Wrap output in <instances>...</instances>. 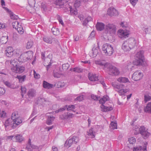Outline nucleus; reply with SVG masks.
I'll return each instance as SVG.
<instances>
[{"label": "nucleus", "mask_w": 151, "mask_h": 151, "mask_svg": "<svg viewBox=\"0 0 151 151\" xmlns=\"http://www.w3.org/2000/svg\"><path fill=\"white\" fill-rule=\"evenodd\" d=\"M130 4L133 7L135 6L138 1V0H129Z\"/></svg>", "instance_id": "nucleus-56"}, {"label": "nucleus", "mask_w": 151, "mask_h": 151, "mask_svg": "<svg viewBox=\"0 0 151 151\" xmlns=\"http://www.w3.org/2000/svg\"><path fill=\"white\" fill-rule=\"evenodd\" d=\"M101 110L103 111L106 112L107 111V106H104L103 104H102L101 106Z\"/></svg>", "instance_id": "nucleus-62"}, {"label": "nucleus", "mask_w": 151, "mask_h": 151, "mask_svg": "<svg viewBox=\"0 0 151 151\" xmlns=\"http://www.w3.org/2000/svg\"><path fill=\"white\" fill-rule=\"evenodd\" d=\"M92 20V18L90 16H88V17L84 20L83 24L86 26L89 22L91 21Z\"/></svg>", "instance_id": "nucleus-40"}, {"label": "nucleus", "mask_w": 151, "mask_h": 151, "mask_svg": "<svg viewBox=\"0 0 151 151\" xmlns=\"http://www.w3.org/2000/svg\"><path fill=\"white\" fill-rule=\"evenodd\" d=\"M82 2L81 0H76L75 1V3L74 4V6L76 8L74 9H73V11L76 9V8L79 7L81 5V2ZM77 12V10H76Z\"/></svg>", "instance_id": "nucleus-37"}, {"label": "nucleus", "mask_w": 151, "mask_h": 151, "mask_svg": "<svg viewBox=\"0 0 151 151\" xmlns=\"http://www.w3.org/2000/svg\"><path fill=\"white\" fill-rule=\"evenodd\" d=\"M51 30L52 33L55 35H58L59 34V31L57 28H53Z\"/></svg>", "instance_id": "nucleus-46"}, {"label": "nucleus", "mask_w": 151, "mask_h": 151, "mask_svg": "<svg viewBox=\"0 0 151 151\" xmlns=\"http://www.w3.org/2000/svg\"><path fill=\"white\" fill-rule=\"evenodd\" d=\"M95 63L101 66H104V68H107L109 63H106L105 60H96Z\"/></svg>", "instance_id": "nucleus-18"}, {"label": "nucleus", "mask_w": 151, "mask_h": 151, "mask_svg": "<svg viewBox=\"0 0 151 151\" xmlns=\"http://www.w3.org/2000/svg\"><path fill=\"white\" fill-rule=\"evenodd\" d=\"M151 99V97L148 95H145L144 96V101L145 103L149 101Z\"/></svg>", "instance_id": "nucleus-51"}, {"label": "nucleus", "mask_w": 151, "mask_h": 151, "mask_svg": "<svg viewBox=\"0 0 151 151\" xmlns=\"http://www.w3.org/2000/svg\"><path fill=\"white\" fill-rule=\"evenodd\" d=\"M63 116L64 119H66L72 117L73 116V114L70 113H67L65 114Z\"/></svg>", "instance_id": "nucleus-44"}, {"label": "nucleus", "mask_w": 151, "mask_h": 151, "mask_svg": "<svg viewBox=\"0 0 151 151\" xmlns=\"http://www.w3.org/2000/svg\"><path fill=\"white\" fill-rule=\"evenodd\" d=\"M10 64L13 65V67L17 66L18 61L17 59L12 60L10 61Z\"/></svg>", "instance_id": "nucleus-39"}, {"label": "nucleus", "mask_w": 151, "mask_h": 151, "mask_svg": "<svg viewBox=\"0 0 151 151\" xmlns=\"http://www.w3.org/2000/svg\"><path fill=\"white\" fill-rule=\"evenodd\" d=\"M117 81L120 83H125L128 81L127 78L124 77H119L117 79Z\"/></svg>", "instance_id": "nucleus-33"}, {"label": "nucleus", "mask_w": 151, "mask_h": 151, "mask_svg": "<svg viewBox=\"0 0 151 151\" xmlns=\"http://www.w3.org/2000/svg\"><path fill=\"white\" fill-rule=\"evenodd\" d=\"M107 14L110 16H117L119 15L118 11L114 7H110L108 9Z\"/></svg>", "instance_id": "nucleus-14"}, {"label": "nucleus", "mask_w": 151, "mask_h": 151, "mask_svg": "<svg viewBox=\"0 0 151 151\" xmlns=\"http://www.w3.org/2000/svg\"><path fill=\"white\" fill-rule=\"evenodd\" d=\"M4 84L7 86L11 88H16V86H15L13 84H11L8 81H6L4 82Z\"/></svg>", "instance_id": "nucleus-41"}, {"label": "nucleus", "mask_w": 151, "mask_h": 151, "mask_svg": "<svg viewBox=\"0 0 151 151\" xmlns=\"http://www.w3.org/2000/svg\"><path fill=\"white\" fill-rule=\"evenodd\" d=\"M143 76L142 73L139 70L135 72L133 74L132 78L134 81H138L141 79Z\"/></svg>", "instance_id": "nucleus-10"}, {"label": "nucleus", "mask_w": 151, "mask_h": 151, "mask_svg": "<svg viewBox=\"0 0 151 151\" xmlns=\"http://www.w3.org/2000/svg\"><path fill=\"white\" fill-rule=\"evenodd\" d=\"M69 1V0H56L55 3L56 5L59 6L61 7H62V6H63L64 8H66L67 10H68V8H69L71 15L76 14L78 12H77L76 9H75L73 12L71 6H70L68 3Z\"/></svg>", "instance_id": "nucleus-1"}, {"label": "nucleus", "mask_w": 151, "mask_h": 151, "mask_svg": "<svg viewBox=\"0 0 151 151\" xmlns=\"http://www.w3.org/2000/svg\"><path fill=\"white\" fill-rule=\"evenodd\" d=\"M143 53L144 51H140L137 52L135 55V58L143 59L144 57Z\"/></svg>", "instance_id": "nucleus-31"}, {"label": "nucleus", "mask_w": 151, "mask_h": 151, "mask_svg": "<svg viewBox=\"0 0 151 151\" xmlns=\"http://www.w3.org/2000/svg\"><path fill=\"white\" fill-rule=\"evenodd\" d=\"M8 38L7 36L2 37L0 40L1 42L3 44L6 43L8 41Z\"/></svg>", "instance_id": "nucleus-36"}, {"label": "nucleus", "mask_w": 151, "mask_h": 151, "mask_svg": "<svg viewBox=\"0 0 151 151\" xmlns=\"http://www.w3.org/2000/svg\"><path fill=\"white\" fill-rule=\"evenodd\" d=\"M29 5L26 7L27 9L29 12L34 9V5L35 3V0H28Z\"/></svg>", "instance_id": "nucleus-16"}, {"label": "nucleus", "mask_w": 151, "mask_h": 151, "mask_svg": "<svg viewBox=\"0 0 151 151\" xmlns=\"http://www.w3.org/2000/svg\"><path fill=\"white\" fill-rule=\"evenodd\" d=\"M33 45V42L32 41H29L27 43L26 47L27 49L31 48Z\"/></svg>", "instance_id": "nucleus-48"}, {"label": "nucleus", "mask_w": 151, "mask_h": 151, "mask_svg": "<svg viewBox=\"0 0 151 151\" xmlns=\"http://www.w3.org/2000/svg\"><path fill=\"white\" fill-rule=\"evenodd\" d=\"M21 95L23 97L24 94H25L26 92V89L24 87L22 86L21 87Z\"/></svg>", "instance_id": "nucleus-50"}, {"label": "nucleus", "mask_w": 151, "mask_h": 151, "mask_svg": "<svg viewBox=\"0 0 151 151\" xmlns=\"http://www.w3.org/2000/svg\"><path fill=\"white\" fill-rule=\"evenodd\" d=\"M3 8L5 9L7 12H9L10 16L11 19H18V16L15 15L11 11H10L8 9L6 8L5 7H3Z\"/></svg>", "instance_id": "nucleus-28"}, {"label": "nucleus", "mask_w": 151, "mask_h": 151, "mask_svg": "<svg viewBox=\"0 0 151 151\" xmlns=\"http://www.w3.org/2000/svg\"><path fill=\"white\" fill-rule=\"evenodd\" d=\"M97 131H96L93 130V128H91L87 132V134L89 136V137L93 138L95 137V133Z\"/></svg>", "instance_id": "nucleus-21"}, {"label": "nucleus", "mask_w": 151, "mask_h": 151, "mask_svg": "<svg viewBox=\"0 0 151 151\" xmlns=\"http://www.w3.org/2000/svg\"><path fill=\"white\" fill-rule=\"evenodd\" d=\"M88 78L90 80L93 81H97L99 80L98 76L95 74H89Z\"/></svg>", "instance_id": "nucleus-25"}, {"label": "nucleus", "mask_w": 151, "mask_h": 151, "mask_svg": "<svg viewBox=\"0 0 151 151\" xmlns=\"http://www.w3.org/2000/svg\"><path fill=\"white\" fill-rule=\"evenodd\" d=\"M83 99V95H80L78 97L76 98L75 99V101H80Z\"/></svg>", "instance_id": "nucleus-57"}, {"label": "nucleus", "mask_w": 151, "mask_h": 151, "mask_svg": "<svg viewBox=\"0 0 151 151\" xmlns=\"http://www.w3.org/2000/svg\"><path fill=\"white\" fill-rule=\"evenodd\" d=\"M67 108V105H66L64 107V108H60L58 110H57L56 111H55V112L56 113H58L59 112H60V111H63L64 110H65Z\"/></svg>", "instance_id": "nucleus-60"}, {"label": "nucleus", "mask_w": 151, "mask_h": 151, "mask_svg": "<svg viewBox=\"0 0 151 151\" xmlns=\"http://www.w3.org/2000/svg\"><path fill=\"white\" fill-rule=\"evenodd\" d=\"M133 129L135 131L134 134L135 135L140 134L143 138L145 139L149 136V133L145 129L144 126L139 127L137 125L133 126Z\"/></svg>", "instance_id": "nucleus-2"}, {"label": "nucleus", "mask_w": 151, "mask_h": 151, "mask_svg": "<svg viewBox=\"0 0 151 151\" xmlns=\"http://www.w3.org/2000/svg\"><path fill=\"white\" fill-rule=\"evenodd\" d=\"M57 17L60 23L62 25H63L64 24V23L61 17L59 15H58L57 16Z\"/></svg>", "instance_id": "nucleus-61"}, {"label": "nucleus", "mask_w": 151, "mask_h": 151, "mask_svg": "<svg viewBox=\"0 0 151 151\" xmlns=\"http://www.w3.org/2000/svg\"><path fill=\"white\" fill-rule=\"evenodd\" d=\"M122 48L124 51L126 52L129 51L131 49L126 40L123 43Z\"/></svg>", "instance_id": "nucleus-19"}, {"label": "nucleus", "mask_w": 151, "mask_h": 151, "mask_svg": "<svg viewBox=\"0 0 151 151\" xmlns=\"http://www.w3.org/2000/svg\"><path fill=\"white\" fill-rule=\"evenodd\" d=\"M36 92L33 89H30L28 92V95L29 98L35 96Z\"/></svg>", "instance_id": "nucleus-32"}, {"label": "nucleus", "mask_w": 151, "mask_h": 151, "mask_svg": "<svg viewBox=\"0 0 151 151\" xmlns=\"http://www.w3.org/2000/svg\"><path fill=\"white\" fill-rule=\"evenodd\" d=\"M12 71L16 73H20L23 72L25 70V68L22 66H17L13 67L11 68Z\"/></svg>", "instance_id": "nucleus-11"}, {"label": "nucleus", "mask_w": 151, "mask_h": 151, "mask_svg": "<svg viewBox=\"0 0 151 151\" xmlns=\"http://www.w3.org/2000/svg\"><path fill=\"white\" fill-rule=\"evenodd\" d=\"M69 67V65L68 63L63 64L62 65V69L63 70L68 69Z\"/></svg>", "instance_id": "nucleus-58"}, {"label": "nucleus", "mask_w": 151, "mask_h": 151, "mask_svg": "<svg viewBox=\"0 0 151 151\" xmlns=\"http://www.w3.org/2000/svg\"><path fill=\"white\" fill-rule=\"evenodd\" d=\"M109 97L107 96H104L99 100V102L100 104H103L105 102L108 100Z\"/></svg>", "instance_id": "nucleus-34"}, {"label": "nucleus", "mask_w": 151, "mask_h": 151, "mask_svg": "<svg viewBox=\"0 0 151 151\" xmlns=\"http://www.w3.org/2000/svg\"><path fill=\"white\" fill-rule=\"evenodd\" d=\"M117 126L116 123L114 122H111L110 126V128L111 129H117Z\"/></svg>", "instance_id": "nucleus-43"}, {"label": "nucleus", "mask_w": 151, "mask_h": 151, "mask_svg": "<svg viewBox=\"0 0 151 151\" xmlns=\"http://www.w3.org/2000/svg\"><path fill=\"white\" fill-rule=\"evenodd\" d=\"M19 23L17 21L13 22L12 23V26L14 28H15L16 29H17V25H19Z\"/></svg>", "instance_id": "nucleus-59"}, {"label": "nucleus", "mask_w": 151, "mask_h": 151, "mask_svg": "<svg viewBox=\"0 0 151 151\" xmlns=\"http://www.w3.org/2000/svg\"><path fill=\"white\" fill-rule=\"evenodd\" d=\"M12 119V118H9L6 119L4 125L5 127L6 128L7 127L9 126L10 125L12 127L13 124Z\"/></svg>", "instance_id": "nucleus-26"}, {"label": "nucleus", "mask_w": 151, "mask_h": 151, "mask_svg": "<svg viewBox=\"0 0 151 151\" xmlns=\"http://www.w3.org/2000/svg\"><path fill=\"white\" fill-rule=\"evenodd\" d=\"M135 67V66L133 65V64L131 63L127 65L126 67L127 69L128 70H132Z\"/></svg>", "instance_id": "nucleus-49"}, {"label": "nucleus", "mask_w": 151, "mask_h": 151, "mask_svg": "<svg viewBox=\"0 0 151 151\" xmlns=\"http://www.w3.org/2000/svg\"><path fill=\"white\" fill-rule=\"evenodd\" d=\"M34 76L35 78L37 79L40 78V75L37 73L35 70H34Z\"/></svg>", "instance_id": "nucleus-64"}, {"label": "nucleus", "mask_w": 151, "mask_h": 151, "mask_svg": "<svg viewBox=\"0 0 151 151\" xmlns=\"http://www.w3.org/2000/svg\"><path fill=\"white\" fill-rule=\"evenodd\" d=\"M126 41L131 49L137 46V43L134 38H130Z\"/></svg>", "instance_id": "nucleus-12"}, {"label": "nucleus", "mask_w": 151, "mask_h": 151, "mask_svg": "<svg viewBox=\"0 0 151 151\" xmlns=\"http://www.w3.org/2000/svg\"><path fill=\"white\" fill-rule=\"evenodd\" d=\"M147 145V143L146 142L144 143V145L143 147L138 145L134 147L133 148V151H137L138 150H143L145 151L146 150V145Z\"/></svg>", "instance_id": "nucleus-17"}, {"label": "nucleus", "mask_w": 151, "mask_h": 151, "mask_svg": "<svg viewBox=\"0 0 151 151\" xmlns=\"http://www.w3.org/2000/svg\"><path fill=\"white\" fill-rule=\"evenodd\" d=\"M144 111L147 113H151V102H149L144 109Z\"/></svg>", "instance_id": "nucleus-29"}, {"label": "nucleus", "mask_w": 151, "mask_h": 151, "mask_svg": "<svg viewBox=\"0 0 151 151\" xmlns=\"http://www.w3.org/2000/svg\"><path fill=\"white\" fill-rule=\"evenodd\" d=\"M19 80V82H22L24 81V79L26 78V76L25 75L22 76H17V77Z\"/></svg>", "instance_id": "nucleus-45"}, {"label": "nucleus", "mask_w": 151, "mask_h": 151, "mask_svg": "<svg viewBox=\"0 0 151 151\" xmlns=\"http://www.w3.org/2000/svg\"><path fill=\"white\" fill-rule=\"evenodd\" d=\"M13 139V141L20 142L23 140L24 138L22 136L18 135L14 136Z\"/></svg>", "instance_id": "nucleus-24"}, {"label": "nucleus", "mask_w": 151, "mask_h": 151, "mask_svg": "<svg viewBox=\"0 0 151 151\" xmlns=\"http://www.w3.org/2000/svg\"><path fill=\"white\" fill-rule=\"evenodd\" d=\"M16 29L17 30L18 33L20 34H22L24 33V30L22 27L20 28H17Z\"/></svg>", "instance_id": "nucleus-55"}, {"label": "nucleus", "mask_w": 151, "mask_h": 151, "mask_svg": "<svg viewBox=\"0 0 151 151\" xmlns=\"http://www.w3.org/2000/svg\"><path fill=\"white\" fill-rule=\"evenodd\" d=\"M43 87L44 88H45L50 89L53 87V85L49 83L46 81H44Z\"/></svg>", "instance_id": "nucleus-30"}, {"label": "nucleus", "mask_w": 151, "mask_h": 151, "mask_svg": "<svg viewBox=\"0 0 151 151\" xmlns=\"http://www.w3.org/2000/svg\"><path fill=\"white\" fill-rule=\"evenodd\" d=\"M39 148L38 146L31 145V139H29L28 143L27 144V146L25 147V148L26 150L31 151L33 150H37Z\"/></svg>", "instance_id": "nucleus-13"}, {"label": "nucleus", "mask_w": 151, "mask_h": 151, "mask_svg": "<svg viewBox=\"0 0 151 151\" xmlns=\"http://www.w3.org/2000/svg\"><path fill=\"white\" fill-rule=\"evenodd\" d=\"M33 52L29 51L22 54L19 58L18 61L21 62H25L30 60L33 57Z\"/></svg>", "instance_id": "nucleus-4"}, {"label": "nucleus", "mask_w": 151, "mask_h": 151, "mask_svg": "<svg viewBox=\"0 0 151 151\" xmlns=\"http://www.w3.org/2000/svg\"><path fill=\"white\" fill-rule=\"evenodd\" d=\"M109 73L110 75H117L119 73V71L115 67L109 63L107 68Z\"/></svg>", "instance_id": "nucleus-7"}, {"label": "nucleus", "mask_w": 151, "mask_h": 151, "mask_svg": "<svg viewBox=\"0 0 151 151\" xmlns=\"http://www.w3.org/2000/svg\"><path fill=\"white\" fill-rule=\"evenodd\" d=\"M105 29L111 34H114L115 33L116 31V27L113 24H108L106 25Z\"/></svg>", "instance_id": "nucleus-8"}, {"label": "nucleus", "mask_w": 151, "mask_h": 151, "mask_svg": "<svg viewBox=\"0 0 151 151\" xmlns=\"http://www.w3.org/2000/svg\"><path fill=\"white\" fill-rule=\"evenodd\" d=\"M129 31L127 30H123L119 29L117 32V35L118 36L121 38H126L129 37Z\"/></svg>", "instance_id": "nucleus-9"}, {"label": "nucleus", "mask_w": 151, "mask_h": 151, "mask_svg": "<svg viewBox=\"0 0 151 151\" xmlns=\"http://www.w3.org/2000/svg\"><path fill=\"white\" fill-rule=\"evenodd\" d=\"M5 92V91L4 88L0 87V96L4 94Z\"/></svg>", "instance_id": "nucleus-63"}, {"label": "nucleus", "mask_w": 151, "mask_h": 151, "mask_svg": "<svg viewBox=\"0 0 151 151\" xmlns=\"http://www.w3.org/2000/svg\"><path fill=\"white\" fill-rule=\"evenodd\" d=\"M61 75L62 73L60 68L54 70L53 75L54 77L59 78L61 77Z\"/></svg>", "instance_id": "nucleus-23"}, {"label": "nucleus", "mask_w": 151, "mask_h": 151, "mask_svg": "<svg viewBox=\"0 0 151 151\" xmlns=\"http://www.w3.org/2000/svg\"><path fill=\"white\" fill-rule=\"evenodd\" d=\"M11 117L12 119L13 125L12 126V128H16L22 122L21 118L20 117L17 111L14 112L12 114Z\"/></svg>", "instance_id": "nucleus-3"}, {"label": "nucleus", "mask_w": 151, "mask_h": 151, "mask_svg": "<svg viewBox=\"0 0 151 151\" xmlns=\"http://www.w3.org/2000/svg\"><path fill=\"white\" fill-rule=\"evenodd\" d=\"M79 139L78 137L73 136L68 141H65L64 145L65 147L69 148L72 145L76 144L78 142Z\"/></svg>", "instance_id": "nucleus-6"}, {"label": "nucleus", "mask_w": 151, "mask_h": 151, "mask_svg": "<svg viewBox=\"0 0 151 151\" xmlns=\"http://www.w3.org/2000/svg\"><path fill=\"white\" fill-rule=\"evenodd\" d=\"M96 27L98 31H101L105 28V24L102 22H97L96 25Z\"/></svg>", "instance_id": "nucleus-20"}, {"label": "nucleus", "mask_w": 151, "mask_h": 151, "mask_svg": "<svg viewBox=\"0 0 151 151\" xmlns=\"http://www.w3.org/2000/svg\"><path fill=\"white\" fill-rule=\"evenodd\" d=\"M55 118V117L53 116H48L47 121V124L48 125L51 124L52 122L54 120Z\"/></svg>", "instance_id": "nucleus-35"}, {"label": "nucleus", "mask_w": 151, "mask_h": 151, "mask_svg": "<svg viewBox=\"0 0 151 151\" xmlns=\"http://www.w3.org/2000/svg\"><path fill=\"white\" fill-rule=\"evenodd\" d=\"M143 62L142 59H139L135 58V60L133 62V64L136 65H140L142 64Z\"/></svg>", "instance_id": "nucleus-27"}, {"label": "nucleus", "mask_w": 151, "mask_h": 151, "mask_svg": "<svg viewBox=\"0 0 151 151\" xmlns=\"http://www.w3.org/2000/svg\"><path fill=\"white\" fill-rule=\"evenodd\" d=\"M15 52L13 48L9 47H7L5 51L6 55L8 57H11L13 56Z\"/></svg>", "instance_id": "nucleus-15"}, {"label": "nucleus", "mask_w": 151, "mask_h": 151, "mask_svg": "<svg viewBox=\"0 0 151 151\" xmlns=\"http://www.w3.org/2000/svg\"><path fill=\"white\" fill-rule=\"evenodd\" d=\"M124 87V86L122 84L117 85L116 88L118 90H120V91H122V89Z\"/></svg>", "instance_id": "nucleus-54"}, {"label": "nucleus", "mask_w": 151, "mask_h": 151, "mask_svg": "<svg viewBox=\"0 0 151 151\" xmlns=\"http://www.w3.org/2000/svg\"><path fill=\"white\" fill-rule=\"evenodd\" d=\"M98 53V50L96 48L94 47L92 50L89 52V55L90 57L93 58L96 57Z\"/></svg>", "instance_id": "nucleus-22"}, {"label": "nucleus", "mask_w": 151, "mask_h": 151, "mask_svg": "<svg viewBox=\"0 0 151 151\" xmlns=\"http://www.w3.org/2000/svg\"><path fill=\"white\" fill-rule=\"evenodd\" d=\"M43 40L44 42L47 43H52V41L51 39L48 37H44L43 38Z\"/></svg>", "instance_id": "nucleus-52"}, {"label": "nucleus", "mask_w": 151, "mask_h": 151, "mask_svg": "<svg viewBox=\"0 0 151 151\" xmlns=\"http://www.w3.org/2000/svg\"><path fill=\"white\" fill-rule=\"evenodd\" d=\"M70 70L77 73H80L82 71V69L80 68L77 67L73 69H70Z\"/></svg>", "instance_id": "nucleus-42"}, {"label": "nucleus", "mask_w": 151, "mask_h": 151, "mask_svg": "<svg viewBox=\"0 0 151 151\" xmlns=\"http://www.w3.org/2000/svg\"><path fill=\"white\" fill-rule=\"evenodd\" d=\"M76 107L74 105H69L68 106L67 105V108L66 109L68 111L73 110V109H75Z\"/></svg>", "instance_id": "nucleus-53"}, {"label": "nucleus", "mask_w": 151, "mask_h": 151, "mask_svg": "<svg viewBox=\"0 0 151 151\" xmlns=\"http://www.w3.org/2000/svg\"><path fill=\"white\" fill-rule=\"evenodd\" d=\"M102 50L106 55L110 56L113 53V47L109 44H104L102 46Z\"/></svg>", "instance_id": "nucleus-5"}, {"label": "nucleus", "mask_w": 151, "mask_h": 151, "mask_svg": "<svg viewBox=\"0 0 151 151\" xmlns=\"http://www.w3.org/2000/svg\"><path fill=\"white\" fill-rule=\"evenodd\" d=\"M64 86V83L63 82H62L60 81H58L55 84V86L58 88H62Z\"/></svg>", "instance_id": "nucleus-38"}, {"label": "nucleus", "mask_w": 151, "mask_h": 151, "mask_svg": "<svg viewBox=\"0 0 151 151\" xmlns=\"http://www.w3.org/2000/svg\"><path fill=\"white\" fill-rule=\"evenodd\" d=\"M128 141L130 144H133L136 142V139L134 137H131L128 139Z\"/></svg>", "instance_id": "nucleus-47"}]
</instances>
